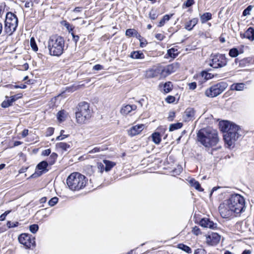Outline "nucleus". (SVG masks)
<instances>
[{"instance_id":"f257e3e1","label":"nucleus","mask_w":254,"mask_h":254,"mask_svg":"<svg viewBox=\"0 0 254 254\" xmlns=\"http://www.w3.org/2000/svg\"><path fill=\"white\" fill-rule=\"evenodd\" d=\"M245 200L243 196L235 193L225 200L219 206V211L224 218H229L235 216V214L242 212L245 208Z\"/></svg>"},{"instance_id":"f03ea898","label":"nucleus","mask_w":254,"mask_h":254,"mask_svg":"<svg viewBox=\"0 0 254 254\" xmlns=\"http://www.w3.org/2000/svg\"><path fill=\"white\" fill-rule=\"evenodd\" d=\"M219 126L224 133V140L228 147H233L236 141L242 135V130L239 126L227 121L220 122Z\"/></svg>"},{"instance_id":"7ed1b4c3","label":"nucleus","mask_w":254,"mask_h":254,"mask_svg":"<svg viewBox=\"0 0 254 254\" xmlns=\"http://www.w3.org/2000/svg\"><path fill=\"white\" fill-rule=\"evenodd\" d=\"M197 139L206 147L215 146L219 141L217 131L210 128L200 129L197 133Z\"/></svg>"},{"instance_id":"20e7f679","label":"nucleus","mask_w":254,"mask_h":254,"mask_svg":"<svg viewBox=\"0 0 254 254\" xmlns=\"http://www.w3.org/2000/svg\"><path fill=\"white\" fill-rule=\"evenodd\" d=\"M65 40L60 36L53 35L48 41V48L51 56L59 57L64 50Z\"/></svg>"},{"instance_id":"39448f33","label":"nucleus","mask_w":254,"mask_h":254,"mask_svg":"<svg viewBox=\"0 0 254 254\" xmlns=\"http://www.w3.org/2000/svg\"><path fill=\"white\" fill-rule=\"evenodd\" d=\"M87 180L83 175L74 172L71 173L66 179V184L70 190H79L84 188L87 183Z\"/></svg>"},{"instance_id":"423d86ee","label":"nucleus","mask_w":254,"mask_h":254,"mask_svg":"<svg viewBox=\"0 0 254 254\" xmlns=\"http://www.w3.org/2000/svg\"><path fill=\"white\" fill-rule=\"evenodd\" d=\"M76 122L82 124L85 123L91 117V112L89 109V104L85 102L78 104L75 112Z\"/></svg>"},{"instance_id":"0eeeda50","label":"nucleus","mask_w":254,"mask_h":254,"mask_svg":"<svg viewBox=\"0 0 254 254\" xmlns=\"http://www.w3.org/2000/svg\"><path fill=\"white\" fill-rule=\"evenodd\" d=\"M228 84L225 82H220L207 89L205 94L209 97H216L220 94L227 87Z\"/></svg>"},{"instance_id":"6e6552de","label":"nucleus","mask_w":254,"mask_h":254,"mask_svg":"<svg viewBox=\"0 0 254 254\" xmlns=\"http://www.w3.org/2000/svg\"><path fill=\"white\" fill-rule=\"evenodd\" d=\"M227 63V59L224 55L217 54L211 56V62L209 65L213 68H221L225 66Z\"/></svg>"},{"instance_id":"1a4fd4ad","label":"nucleus","mask_w":254,"mask_h":254,"mask_svg":"<svg viewBox=\"0 0 254 254\" xmlns=\"http://www.w3.org/2000/svg\"><path fill=\"white\" fill-rule=\"evenodd\" d=\"M18 239L19 243L23 245L26 249H29L31 247L35 246V238L32 237L29 234H22L19 236Z\"/></svg>"},{"instance_id":"9d476101","label":"nucleus","mask_w":254,"mask_h":254,"mask_svg":"<svg viewBox=\"0 0 254 254\" xmlns=\"http://www.w3.org/2000/svg\"><path fill=\"white\" fill-rule=\"evenodd\" d=\"M220 236L216 233H212L206 236V242L210 245H216L220 240Z\"/></svg>"},{"instance_id":"9b49d317","label":"nucleus","mask_w":254,"mask_h":254,"mask_svg":"<svg viewBox=\"0 0 254 254\" xmlns=\"http://www.w3.org/2000/svg\"><path fill=\"white\" fill-rule=\"evenodd\" d=\"M48 165V163L46 161H43L40 162L37 166V168L39 170V171H36L32 176H35V177H39L43 173L47 172L48 171V170L47 169Z\"/></svg>"},{"instance_id":"f8f14e48","label":"nucleus","mask_w":254,"mask_h":254,"mask_svg":"<svg viewBox=\"0 0 254 254\" xmlns=\"http://www.w3.org/2000/svg\"><path fill=\"white\" fill-rule=\"evenodd\" d=\"M195 112L193 108H188L184 112L183 118L185 122L193 120L195 118Z\"/></svg>"},{"instance_id":"ddd939ff","label":"nucleus","mask_w":254,"mask_h":254,"mask_svg":"<svg viewBox=\"0 0 254 254\" xmlns=\"http://www.w3.org/2000/svg\"><path fill=\"white\" fill-rule=\"evenodd\" d=\"M144 128V125L140 124L138 125H135L132 127L128 130V133L131 136H133L139 134Z\"/></svg>"},{"instance_id":"4468645a","label":"nucleus","mask_w":254,"mask_h":254,"mask_svg":"<svg viewBox=\"0 0 254 254\" xmlns=\"http://www.w3.org/2000/svg\"><path fill=\"white\" fill-rule=\"evenodd\" d=\"M242 38H246L251 41L254 40V28L250 27L244 33L240 34Z\"/></svg>"},{"instance_id":"2eb2a0df","label":"nucleus","mask_w":254,"mask_h":254,"mask_svg":"<svg viewBox=\"0 0 254 254\" xmlns=\"http://www.w3.org/2000/svg\"><path fill=\"white\" fill-rule=\"evenodd\" d=\"M199 224L202 227L205 228L213 229L216 227V224H214L213 221H210L209 219L206 218L202 219L200 220Z\"/></svg>"},{"instance_id":"dca6fc26","label":"nucleus","mask_w":254,"mask_h":254,"mask_svg":"<svg viewBox=\"0 0 254 254\" xmlns=\"http://www.w3.org/2000/svg\"><path fill=\"white\" fill-rule=\"evenodd\" d=\"M5 22L18 25V18L14 14L11 12H8L6 15Z\"/></svg>"},{"instance_id":"f3484780","label":"nucleus","mask_w":254,"mask_h":254,"mask_svg":"<svg viewBox=\"0 0 254 254\" xmlns=\"http://www.w3.org/2000/svg\"><path fill=\"white\" fill-rule=\"evenodd\" d=\"M159 66L152 68L146 71V76L148 78H153L157 77L160 75Z\"/></svg>"},{"instance_id":"a211bd4d","label":"nucleus","mask_w":254,"mask_h":254,"mask_svg":"<svg viewBox=\"0 0 254 254\" xmlns=\"http://www.w3.org/2000/svg\"><path fill=\"white\" fill-rule=\"evenodd\" d=\"M136 108V106L135 105H127L123 106L121 110V113L123 115H127L130 113L131 111L135 110Z\"/></svg>"},{"instance_id":"6ab92c4d","label":"nucleus","mask_w":254,"mask_h":254,"mask_svg":"<svg viewBox=\"0 0 254 254\" xmlns=\"http://www.w3.org/2000/svg\"><path fill=\"white\" fill-rule=\"evenodd\" d=\"M198 19L194 18L187 22L185 24V28L188 30H191L197 23Z\"/></svg>"},{"instance_id":"aec40b11","label":"nucleus","mask_w":254,"mask_h":254,"mask_svg":"<svg viewBox=\"0 0 254 254\" xmlns=\"http://www.w3.org/2000/svg\"><path fill=\"white\" fill-rule=\"evenodd\" d=\"M14 102H15L14 99L12 96L10 97L6 96L5 99L1 103V107L5 108H7L11 106Z\"/></svg>"},{"instance_id":"412c9836","label":"nucleus","mask_w":254,"mask_h":254,"mask_svg":"<svg viewBox=\"0 0 254 254\" xmlns=\"http://www.w3.org/2000/svg\"><path fill=\"white\" fill-rule=\"evenodd\" d=\"M56 146L58 149H61L64 151H66L71 147V145L69 143L63 142L57 143Z\"/></svg>"},{"instance_id":"4be33fe9","label":"nucleus","mask_w":254,"mask_h":254,"mask_svg":"<svg viewBox=\"0 0 254 254\" xmlns=\"http://www.w3.org/2000/svg\"><path fill=\"white\" fill-rule=\"evenodd\" d=\"M130 57L134 59H142L144 58V55L141 51H133L131 53Z\"/></svg>"},{"instance_id":"5701e85b","label":"nucleus","mask_w":254,"mask_h":254,"mask_svg":"<svg viewBox=\"0 0 254 254\" xmlns=\"http://www.w3.org/2000/svg\"><path fill=\"white\" fill-rule=\"evenodd\" d=\"M189 183L191 187H194L196 190L199 191H203V189L201 188L199 182L195 180L192 179L190 180Z\"/></svg>"},{"instance_id":"b1692460","label":"nucleus","mask_w":254,"mask_h":254,"mask_svg":"<svg viewBox=\"0 0 254 254\" xmlns=\"http://www.w3.org/2000/svg\"><path fill=\"white\" fill-rule=\"evenodd\" d=\"M103 163L105 165V170L106 172L110 171L111 169L116 165L115 162L107 160H104Z\"/></svg>"},{"instance_id":"393cba45","label":"nucleus","mask_w":254,"mask_h":254,"mask_svg":"<svg viewBox=\"0 0 254 254\" xmlns=\"http://www.w3.org/2000/svg\"><path fill=\"white\" fill-rule=\"evenodd\" d=\"M245 84L243 83H234L231 86V90L242 91L244 89Z\"/></svg>"},{"instance_id":"a878e982","label":"nucleus","mask_w":254,"mask_h":254,"mask_svg":"<svg viewBox=\"0 0 254 254\" xmlns=\"http://www.w3.org/2000/svg\"><path fill=\"white\" fill-rule=\"evenodd\" d=\"M179 53V52L178 49L176 48H172L167 51L168 55L173 59L175 58L178 55Z\"/></svg>"},{"instance_id":"bb28decb","label":"nucleus","mask_w":254,"mask_h":254,"mask_svg":"<svg viewBox=\"0 0 254 254\" xmlns=\"http://www.w3.org/2000/svg\"><path fill=\"white\" fill-rule=\"evenodd\" d=\"M212 18V14L209 12H206L200 16V20L202 23H204L210 20Z\"/></svg>"},{"instance_id":"cd10ccee","label":"nucleus","mask_w":254,"mask_h":254,"mask_svg":"<svg viewBox=\"0 0 254 254\" xmlns=\"http://www.w3.org/2000/svg\"><path fill=\"white\" fill-rule=\"evenodd\" d=\"M173 88V84L171 82L168 81L163 85V90L165 93L170 92Z\"/></svg>"},{"instance_id":"c85d7f7f","label":"nucleus","mask_w":254,"mask_h":254,"mask_svg":"<svg viewBox=\"0 0 254 254\" xmlns=\"http://www.w3.org/2000/svg\"><path fill=\"white\" fill-rule=\"evenodd\" d=\"M107 149V147L105 146H101L99 147H95L93 149L90 150L89 151V153L92 154V153H95L97 152H99L100 151H103Z\"/></svg>"},{"instance_id":"c756f323","label":"nucleus","mask_w":254,"mask_h":254,"mask_svg":"<svg viewBox=\"0 0 254 254\" xmlns=\"http://www.w3.org/2000/svg\"><path fill=\"white\" fill-rule=\"evenodd\" d=\"M178 248L184 252L190 254L192 252L191 249L189 246L185 245L184 244H180L178 245Z\"/></svg>"},{"instance_id":"7c9ffc66","label":"nucleus","mask_w":254,"mask_h":254,"mask_svg":"<svg viewBox=\"0 0 254 254\" xmlns=\"http://www.w3.org/2000/svg\"><path fill=\"white\" fill-rule=\"evenodd\" d=\"M165 67L167 68V70L170 74L175 72L178 68L177 64H169Z\"/></svg>"},{"instance_id":"2f4dec72","label":"nucleus","mask_w":254,"mask_h":254,"mask_svg":"<svg viewBox=\"0 0 254 254\" xmlns=\"http://www.w3.org/2000/svg\"><path fill=\"white\" fill-rule=\"evenodd\" d=\"M152 138L153 141L156 144H159L161 141V136L158 132H155L152 134Z\"/></svg>"},{"instance_id":"473e14b6","label":"nucleus","mask_w":254,"mask_h":254,"mask_svg":"<svg viewBox=\"0 0 254 254\" xmlns=\"http://www.w3.org/2000/svg\"><path fill=\"white\" fill-rule=\"evenodd\" d=\"M172 16V15H171L170 16L168 14L165 15L162 19L160 21L158 26V27H162L163 26L166 21H168L169 20L170 17Z\"/></svg>"},{"instance_id":"72a5a7b5","label":"nucleus","mask_w":254,"mask_h":254,"mask_svg":"<svg viewBox=\"0 0 254 254\" xmlns=\"http://www.w3.org/2000/svg\"><path fill=\"white\" fill-rule=\"evenodd\" d=\"M65 117L66 114L65 112L64 111L62 110L58 113L57 119L60 122H62L64 121Z\"/></svg>"},{"instance_id":"f704fd0d","label":"nucleus","mask_w":254,"mask_h":254,"mask_svg":"<svg viewBox=\"0 0 254 254\" xmlns=\"http://www.w3.org/2000/svg\"><path fill=\"white\" fill-rule=\"evenodd\" d=\"M183 127V124L181 123H177L170 125L169 127L170 131H173L176 129L181 128Z\"/></svg>"},{"instance_id":"c9c22d12","label":"nucleus","mask_w":254,"mask_h":254,"mask_svg":"<svg viewBox=\"0 0 254 254\" xmlns=\"http://www.w3.org/2000/svg\"><path fill=\"white\" fill-rule=\"evenodd\" d=\"M160 75L161 77H166L170 74L167 70V68L165 66H159Z\"/></svg>"},{"instance_id":"e433bc0d","label":"nucleus","mask_w":254,"mask_h":254,"mask_svg":"<svg viewBox=\"0 0 254 254\" xmlns=\"http://www.w3.org/2000/svg\"><path fill=\"white\" fill-rule=\"evenodd\" d=\"M58 157V155L56 153H52L49 158V164L51 165L54 164Z\"/></svg>"},{"instance_id":"4c0bfd02","label":"nucleus","mask_w":254,"mask_h":254,"mask_svg":"<svg viewBox=\"0 0 254 254\" xmlns=\"http://www.w3.org/2000/svg\"><path fill=\"white\" fill-rule=\"evenodd\" d=\"M4 30L5 32L8 35H11L16 30V29L11 28V27L5 24Z\"/></svg>"},{"instance_id":"58836bf2","label":"nucleus","mask_w":254,"mask_h":254,"mask_svg":"<svg viewBox=\"0 0 254 254\" xmlns=\"http://www.w3.org/2000/svg\"><path fill=\"white\" fill-rule=\"evenodd\" d=\"M229 55L232 57H236L239 55L238 50L236 48H233L229 51Z\"/></svg>"},{"instance_id":"ea45409f","label":"nucleus","mask_w":254,"mask_h":254,"mask_svg":"<svg viewBox=\"0 0 254 254\" xmlns=\"http://www.w3.org/2000/svg\"><path fill=\"white\" fill-rule=\"evenodd\" d=\"M39 226L37 224H32L29 226V230L30 232L33 234L36 233L38 230Z\"/></svg>"},{"instance_id":"a19ab883","label":"nucleus","mask_w":254,"mask_h":254,"mask_svg":"<svg viewBox=\"0 0 254 254\" xmlns=\"http://www.w3.org/2000/svg\"><path fill=\"white\" fill-rule=\"evenodd\" d=\"M136 31L134 29H128L126 31V35L128 37H134Z\"/></svg>"},{"instance_id":"79ce46f5","label":"nucleus","mask_w":254,"mask_h":254,"mask_svg":"<svg viewBox=\"0 0 254 254\" xmlns=\"http://www.w3.org/2000/svg\"><path fill=\"white\" fill-rule=\"evenodd\" d=\"M30 45L33 51L35 52L38 51V47L33 37H32L30 39Z\"/></svg>"},{"instance_id":"37998d69","label":"nucleus","mask_w":254,"mask_h":254,"mask_svg":"<svg viewBox=\"0 0 254 254\" xmlns=\"http://www.w3.org/2000/svg\"><path fill=\"white\" fill-rule=\"evenodd\" d=\"M194 3V0H187L186 2H185L183 5V8H188L191 5H192Z\"/></svg>"},{"instance_id":"c03bdc74","label":"nucleus","mask_w":254,"mask_h":254,"mask_svg":"<svg viewBox=\"0 0 254 254\" xmlns=\"http://www.w3.org/2000/svg\"><path fill=\"white\" fill-rule=\"evenodd\" d=\"M58 198L57 197H54L52 198L49 201V205L51 206H53L55 204H56L58 202Z\"/></svg>"},{"instance_id":"a18cd8bd","label":"nucleus","mask_w":254,"mask_h":254,"mask_svg":"<svg viewBox=\"0 0 254 254\" xmlns=\"http://www.w3.org/2000/svg\"><path fill=\"white\" fill-rule=\"evenodd\" d=\"M19 225V223L18 222H11V221H7L6 223V226L8 228H14L18 226Z\"/></svg>"},{"instance_id":"49530a36","label":"nucleus","mask_w":254,"mask_h":254,"mask_svg":"<svg viewBox=\"0 0 254 254\" xmlns=\"http://www.w3.org/2000/svg\"><path fill=\"white\" fill-rule=\"evenodd\" d=\"M192 232L193 233V234L196 236L198 235L201 233L200 230L198 227L197 226H194V227H193Z\"/></svg>"},{"instance_id":"de8ad7c7","label":"nucleus","mask_w":254,"mask_h":254,"mask_svg":"<svg viewBox=\"0 0 254 254\" xmlns=\"http://www.w3.org/2000/svg\"><path fill=\"white\" fill-rule=\"evenodd\" d=\"M175 117V113L174 111L170 112L168 117V121H172Z\"/></svg>"},{"instance_id":"09e8293b","label":"nucleus","mask_w":254,"mask_h":254,"mask_svg":"<svg viewBox=\"0 0 254 254\" xmlns=\"http://www.w3.org/2000/svg\"><path fill=\"white\" fill-rule=\"evenodd\" d=\"M149 18L152 20H154L157 18V15L153 10H151L149 13Z\"/></svg>"},{"instance_id":"8fccbe9b","label":"nucleus","mask_w":254,"mask_h":254,"mask_svg":"<svg viewBox=\"0 0 254 254\" xmlns=\"http://www.w3.org/2000/svg\"><path fill=\"white\" fill-rule=\"evenodd\" d=\"M175 98L172 96H168L166 98V101L169 103H173L175 101Z\"/></svg>"},{"instance_id":"3c124183","label":"nucleus","mask_w":254,"mask_h":254,"mask_svg":"<svg viewBox=\"0 0 254 254\" xmlns=\"http://www.w3.org/2000/svg\"><path fill=\"white\" fill-rule=\"evenodd\" d=\"M64 130H62L60 132V135L58 136L56 138L57 140H61L64 139V138L67 137L68 135H64V137L63 136V132H64Z\"/></svg>"},{"instance_id":"603ef678","label":"nucleus","mask_w":254,"mask_h":254,"mask_svg":"<svg viewBox=\"0 0 254 254\" xmlns=\"http://www.w3.org/2000/svg\"><path fill=\"white\" fill-rule=\"evenodd\" d=\"M252 9V6L250 5L247 7L243 12V15L246 16L250 14V11Z\"/></svg>"},{"instance_id":"864d4df0","label":"nucleus","mask_w":254,"mask_h":254,"mask_svg":"<svg viewBox=\"0 0 254 254\" xmlns=\"http://www.w3.org/2000/svg\"><path fill=\"white\" fill-rule=\"evenodd\" d=\"M139 42H140V46L141 48H143V47H145L146 46V45L147 44V41L146 40V39H145L144 38H143L141 40H140Z\"/></svg>"},{"instance_id":"5fc2aeb1","label":"nucleus","mask_w":254,"mask_h":254,"mask_svg":"<svg viewBox=\"0 0 254 254\" xmlns=\"http://www.w3.org/2000/svg\"><path fill=\"white\" fill-rule=\"evenodd\" d=\"M206 252L204 249H198L194 251V254H205Z\"/></svg>"},{"instance_id":"6e6d98bb","label":"nucleus","mask_w":254,"mask_h":254,"mask_svg":"<svg viewBox=\"0 0 254 254\" xmlns=\"http://www.w3.org/2000/svg\"><path fill=\"white\" fill-rule=\"evenodd\" d=\"M12 87L14 88H21V89H25L26 88V85L23 84H21L18 85H11Z\"/></svg>"},{"instance_id":"4d7b16f0","label":"nucleus","mask_w":254,"mask_h":254,"mask_svg":"<svg viewBox=\"0 0 254 254\" xmlns=\"http://www.w3.org/2000/svg\"><path fill=\"white\" fill-rule=\"evenodd\" d=\"M51 152V149H47L44 150H43L42 151V155H43V156H48L50 154Z\"/></svg>"},{"instance_id":"13d9d810","label":"nucleus","mask_w":254,"mask_h":254,"mask_svg":"<svg viewBox=\"0 0 254 254\" xmlns=\"http://www.w3.org/2000/svg\"><path fill=\"white\" fill-rule=\"evenodd\" d=\"M165 36L160 33L156 34L155 35V38L158 40L162 41L164 38Z\"/></svg>"},{"instance_id":"bf43d9fd","label":"nucleus","mask_w":254,"mask_h":254,"mask_svg":"<svg viewBox=\"0 0 254 254\" xmlns=\"http://www.w3.org/2000/svg\"><path fill=\"white\" fill-rule=\"evenodd\" d=\"M54 129L52 127H49L47 131V136H50L54 133Z\"/></svg>"},{"instance_id":"052dcab7","label":"nucleus","mask_w":254,"mask_h":254,"mask_svg":"<svg viewBox=\"0 0 254 254\" xmlns=\"http://www.w3.org/2000/svg\"><path fill=\"white\" fill-rule=\"evenodd\" d=\"M93 69L95 70H100L103 69V66L100 64H96L93 66Z\"/></svg>"},{"instance_id":"680f3d73","label":"nucleus","mask_w":254,"mask_h":254,"mask_svg":"<svg viewBox=\"0 0 254 254\" xmlns=\"http://www.w3.org/2000/svg\"><path fill=\"white\" fill-rule=\"evenodd\" d=\"M71 35L72 36V39L75 42V44L78 42L79 39V37L78 35H75L74 33H71Z\"/></svg>"},{"instance_id":"e2e57ef3","label":"nucleus","mask_w":254,"mask_h":254,"mask_svg":"<svg viewBox=\"0 0 254 254\" xmlns=\"http://www.w3.org/2000/svg\"><path fill=\"white\" fill-rule=\"evenodd\" d=\"M13 99H14L15 101L17 100L18 99H20L22 98V93H18L16 95H14L13 96H11Z\"/></svg>"},{"instance_id":"0e129e2a","label":"nucleus","mask_w":254,"mask_h":254,"mask_svg":"<svg viewBox=\"0 0 254 254\" xmlns=\"http://www.w3.org/2000/svg\"><path fill=\"white\" fill-rule=\"evenodd\" d=\"M189 88L191 90H193L196 87V83L195 82H191L189 84Z\"/></svg>"},{"instance_id":"69168bd1","label":"nucleus","mask_w":254,"mask_h":254,"mask_svg":"<svg viewBox=\"0 0 254 254\" xmlns=\"http://www.w3.org/2000/svg\"><path fill=\"white\" fill-rule=\"evenodd\" d=\"M5 24L6 25H8V26L11 27V28H12L15 29H16L17 25H16L13 23H8V22L7 23L5 22Z\"/></svg>"},{"instance_id":"338daca9","label":"nucleus","mask_w":254,"mask_h":254,"mask_svg":"<svg viewBox=\"0 0 254 254\" xmlns=\"http://www.w3.org/2000/svg\"><path fill=\"white\" fill-rule=\"evenodd\" d=\"M28 134V130L27 129H24L21 133L22 137H26Z\"/></svg>"},{"instance_id":"774afa93","label":"nucleus","mask_w":254,"mask_h":254,"mask_svg":"<svg viewBox=\"0 0 254 254\" xmlns=\"http://www.w3.org/2000/svg\"><path fill=\"white\" fill-rule=\"evenodd\" d=\"M134 37H136L139 41L141 40L142 39H143V38L141 37V35L137 32V31H136V32L135 33Z\"/></svg>"}]
</instances>
